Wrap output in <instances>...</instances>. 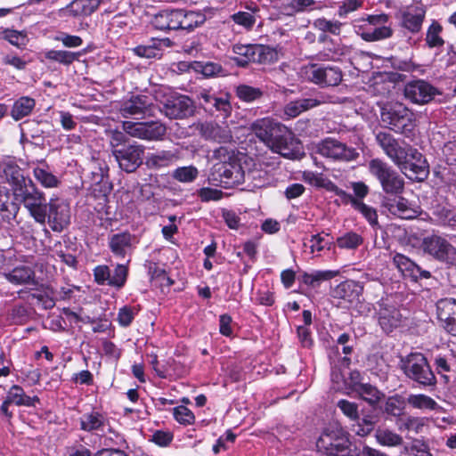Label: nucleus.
I'll return each instance as SVG.
<instances>
[{
  "mask_svg": "<svg viewBox=\"0 0 456 456\" xmlns=\"http://www.w3.org/2000/svg\"><path fill=\"white\" fill-rule=\"evenodd\" d=\"M424 18L425 11L422 8L408 10L403 14V26L413 33L419 32Z\"/></svg>",
  "mask_w": 456,
  "mask_h": 456,
  "instance_id": "obj_30",
  "label": "nucleus"
},
{
  "mask_svg": "<svg viewBox=\"0 0 456 456\" xmlns=\"http://www.w3.org/2000/svg\"><path fill=\"white\" fill-rule=\"evenodd\" d=\"M94 280L98 284L110 285V270L107 265H98L94 270Z\"/></svg>",
  "mask_w": 456,
  "mask_h": 456,
  "instance_id": "obj_63",
  "label": "nucleus"
},
{
  "mask_svg": "<svg viewBox=\"0 0 456 456\" xmlns=\"http://www.w3.org/2000/svg\"><path fill=\"white\" fill-rule=\"evenodd\" d=\"M199 99L202 100L205 108L213 106L216 110L228 113L231 110V105L228 100L224 98H218L212 94L209 91L203 90L199 94Z\"/></svg>",
  "mask_w": 456,
  "mask_h": 456,
  "instance_id": "obj_36",
  "label": "nucleus"
},
{
  "mask_svg": "<svg viewBox=\"0 0 456 456\" xmlns=\"http://www.w3.org/2000/svg\"><path fill=\"white\" fill-rule=\"evenodd\" d=\"M355 393L370 405L378 403L384 395L376 387L369 383H363Z\"/></svg>",
  "mask_w": 456,
  "mask_h": 456,
  "instance_id": "obj_42",
  "label": "nucleus"
},
{
  "mask_svg": "<svg viewBox=\"0 0 456 456\" xmlns=\"http://www.w3.org/2000/svg\"><path fill=\"white\" fill-rule=\"evenodd\" d=\"M122 129L132 137L147 141L161 140L167 133L166 126L158 120L144 122L123 121Z\"/></svg>",
  "mask_w": 456,
  "mask_h": 456,
  "instance_id": "obj_10",
  "label": "nucleus"
},
{
  "mask_svg": "<svg viewBox=\"0 0 456 456\" xmlns=\"http://www.w3.org/2000/svg\"><path fill=\"white\" fill-rule=\"evenodd\" d=\"M407 403L415 409L434 411L438 408L437 403L428 395L419 394L410 395Z\"/></svg>",
  "mask_w": 456,
  "mask_h": 456,
  "instance_id": "obj_41",
  "label": "nucleus"
},
{
  "mask_svg": "<svg viewBox=\"0 0 456 456\" xmlns=\"http://www.w3.org/2000/svg\"><path fill=\"white\" fill-rule=\"evenodd\" d=\"M174 419L183 426H189L194 423L195 415L186 406L179 405L172 410Z\"/></svg>",
  "mask_w": 456,
  "mask_h": 456,
  "instance_id": "obj_46",
  "label": "nucleus"
},
{
  "mask_svg": "<svg viewBox=\"0 0 456 456\" xmlns=\"http://www.w3.org/2000/svg\"><path fill=\"white\" fill-rule=\"evenodd\" d=\"M36 106V101L28 96H22L16 100L11 110L12 118L18 121L28 116Z\"/></svg>",
  "mask_w": 456,
  "mask_h": 456,
  "instance_id": "obj_32",
  "label": "nucleus"
},
{
  "mask_svg": "<svg viewBox=\"0 0 456 456\" xmlns=\"http://www.w3.org/2000/svg\"><path fill=\"white\" fill-rule=\"evenodd\" d=\"M174 154L169 151H160L149 153L145 159V165L151 169H159L169 166Z\"/></svg>",
  "mask_w": 456,
  "mask_h": 456,
  "instance_id": "obj_35",
  "label": "nucleus"
},
{
  "mask_svg": "<svg viewBox=\"0 0 456 456\" xmlns=\"http://www.w3.org/2000/svg\"><path fill=\"white\" fill-rule=\"evenodd\" d=\"M6 398L12 404L17 406L34 407L39 403L38 396H28L25 394L24 389L19 385H12L7 392Z\"/></svg>",
  "mask_w": 456,
  "mask_h": 456,
  "instance_id": "obj_27",
  "label": "nucleus"
},
{
  "mask_svg": "<svg viewBox=\"0 0 456 456\" xmlns=\"http://www.w3.org/2000/svg\"><path fill=\"white\" fill-rule=\"evenodd\" d=\"M394 265L404 275L417 281L419 279H428L431 276L430 273L422 270L418 265L403 254H395L393 257Z\"/></svg>",
  "mask_w": 456,
  "mask_h": 456,
  "instance_id": "obj_23",
  "label": "nucleus"
},
{
  "mask_svg": "<svg viewBox=\"0 0 456 456\" xmlns=\"http://www.w3.org/2000/svg\"><path fill=\"white\" fill-rule=\"evenodd\" d=\"M128 269L125 265H118L114 269L113 273L110 272V286L120 289L124 286Z\"/></svg>",
  "mask_w": 456,
  "mask_h": 456,
  "instance_id": "obj_52",
  "label": "nucleus"
},
{
  "mask_svg": "<svg viewBox=\"0 0 456 456\" xmlns=\"http://www.w3.org/2000/svg\"><path fill=\"white\" fill-rule=\"evenodd\" d=\"M363 291V286L361 282L354 280H346L340 282L332 289V296L335 298L341 299L345 309H350L351 305L360 302V297Z\"/></svg>",
  "mask_w": 456,
  "mask_h": 456,
  "instance_id": "obj_19",
  "label": "nucleus"
},
{
  "mask_svg": "<svg viewBox=\"0 0 456 456\" xmlns=\"http://www.w3.org/2000/svg\"><path fill=\"white\" fill-rule=\"evenodd\" d=\"M328 97L319 94L314 98H303L291 101L284 106L283 112L288 118H294L302 112L328 102Z\"/></svg>",
  "mask_w": 456,
  "mask_h": 456,
  "instance_id": "obj_21",
  "label": "nucleus"
},
{
  "mask_svg": "<svg viewBox=\"0 0 456 456\" xmlns=\"http://www.w3.org/2000/svg\"><path fill=\"white\" fill-rule=\"evenodd\" d=\"M376 141L385 154L406 176L418 181H423L428 177V165L417 149L398 141L387 132L378 133Z\"/></svg>",
  "mask_w": 456,
  "mask_h": 456,
  "instance_id": "obj_1",
  "label": "nucleus"
},
{
  "mask_svg": "<svg viewBox=\"0 0 456 456\" xmlns=\"http://www.w3.org/2000/svg\"><path fill=\"white\" fill-rule=\"evenodd\" d=\"M251 129L259 140L268 146L273 152L281 156L292 159L294 151L290 145L292 143L291 133L282 124L265 118L256 120Z\"/></svg>",
  "mask_w": 456,
  "mask_h": 456,
  "instance_id": "obj_3",
  "label": "nucleus"
},
{
  "mask_svg": "<svg viewBox=\"0 0 456 456\" xmlns=\"http://www.w3.org/2000/svg\"><path fill=\"white\" fill-rule=\"evenodd\" d=\"M308 79L322 86H336L342 81V71L338 67L310 65L306 69Z\"/></svg>",
  "mask_w": 456,
  "mask_h": 456,
  "instance_id": "obj_17",
  "label": "nucleus"
},
{
  "mask_svg": "<svg viewBox=\"0 0 456 456\" xmlns=\"http://www.w3.org/2000/svg\"><path fill=\"white\" fill-rule=\"evenodd\" d=\"M402 315H379L378 322L386 333L392 332L399 326Z\"/></svg>",
  "mask_w": 456,
  "mask_h": 456,
  "instance_id": "obj_56",
  "label": "nucleus"
},
{
  "mask_svg": "<svg viewBox=\"0 0 456 456\" xmlns=\"http://www.w3.org/2000/svg\"><path fill=\"white\" fill-rule=\"evenodd\" d=\"M79 56V53L66 50H49L45 53V58L46 60L58 62L65 66H69L75 61H77Z\"/></svg>",
  "mask_w": 456,
  "mask_h": 456,
  "instance_id": "obj_39",
  "label": "nucleus"
},
{
  "mask_svg": "<svg viewBox=\"0 0 456 456\" xmlns=\"http://www.w3.org/2000/svg\"><path fill=\"white\" fill-rule=\"evenodd\" d=\"M421 248L434 259L447 265L456 266V247L445 237L431 234L425 237L421 242Z\"/></svg>",
  "mask_w": 456,
  "mask_h": 456,
  "instance_id": "obj_7",
  "label": "nucleus"
},
{
  "mask_svg": "<svg viewBox=\"0 0 456 456\" xmlns=\"http://www.w3.org/2000/svg\"><path fill=\"white\" fill-rule=\"evenodd\" d=\"M403 94L412 103L423 105L430 102L436 95L440 94V92L428 82L417 79L404 86Z\"/></svg>",
  "mask_w": 456,
  "mask_h": 456,
  "instance_id": "obj_15",
  "label": "nucleus"
},
{
  "mask_svg": "<svg viewBox=\"0 0 456 456\" xmlns=\"http://www.w3.org/2000/svg\"><path fill=\"white\" fill-rule=\"evenodd\" d=\"M413 116V113L401 102L390 103L381 110V120L397 132H403L411 125Z\"/></svg>",
  "mask_w": 456,
  "mask_h": 456,
  "instance_id": "obj_12",
  "label": "nucleus"
},
{
  "mask_svg": "<svg viewBox=\"0 0 456 456\" xmlns=\"http://www.w3.org/2000/svg\"><path fill=\"white\" fill-rule=\"evenodd\" d=\"M151 102L146 95H134L123 102L119 107V113L123 118L145 117L149 115Z\"/></svg>",
  "mask_w": 456,
  "mask_h": 456,
  "instance_id": "obj_20",
  "label": "nucleus"
},
{
  "mask_svg": "<svg viewBox=\"0 0 456 456\" xmlns=\"http://www.w3.org/2000/svg\"><path fill=\"white\" fill-rule=\"evenodd\" d=\"M205 21V15L196 12L178 10V29H193Z\"/></svg>",
  "mask_w": 456,
  "mask_h": 456,
  "instance_id": "obj_33",
  "label": "nucleus"
},
{
  "mask_svg": "<svg viewBox=\"0 0 456 456\" xmlns=\"http://www.w3.org/2000/svg\"><path fill=\"white\" fill-rule=\"evenodd\" d=\"M338 408L350 419H359L358 405L346 399H341L337 403Z\"/></svg>",
  "mask_w": 456,
  "mask_h": 456,
  "instance_id": "obj_55",
  "label": "nucleus"
},
{
  "mask_svg": "<svg viewBox=\"0 0 456 456\" xmlns=\"http://www.w3.org/2000/svg\"><path fill=\"white\" fill-rule=\"evenodd\" d=\"M303 179L305 182L311 185L326 188L336 193L339 197L347 196V193L336 186L332 182L323 177L322 174L314 173L312 171H305L303 173Z\"/></svg>",
  "mask_w": 456,
  "mask_h": 456,
  "instance_id": "obj_29",
  "label": "nucleus"
},
{
  "mask_svg": "<svg viewBox=\"0 0 456 456\" xmlns=\"http://www.w3.org/2000/svg\"><path fill=\"white\" fill-rule=\"evenodd\" d=\"M370 174L374 176L383 190L389 195H399L404 191V180L401 175L386 161L373 159L368 164Z\"/></svg>",
  "mask_w": 456,
  "mask_h": 456,
  "instance_id": "obj_6",
  "label": "nucleus"
},
{
  "mask_svg": "<svg viewBox=\"0 0 456 456\" xmlns=\"http://www.w3.org/2000/svg\"><path fill=\"white\" fill-rule=\"evenodd\" d=\"M317 152L325 158L340 161H352L359 157L354 148L332 138H326L317 144Z\"/></svg>",
  "mask_w": 456,
  "mask_h": 456,
  "instance_id": "obj_13",
  "label": "nucleus"
},
{
  "mask_svg": "<svg viewBox=\"0 0 456 456\" xmlns=\"http://www.w3.org/2000/svg\"><path fill=\"white\" fill-rule=\"evenodd\" d=\"M442 30V26L436 21H434L430 25L426 36V42L429 47L433 48L444 45V41L440 36Z\"/></svg>",
  "mask_w": 456,
  "mask_h": 456,
  "instance_id": "obj_45",
  "label": "nucleus"
},
{
  "mask_svg": "<svg viewBox=\"0 0 456 456\" xmlns=\"http://www.w3.org/2000/svg\"><path fill=\"white\" fill-rule=\"evenodd\" d=\"M343 200L349 201L352 206L359 211L368 220L371 225L378 224V215L376 210L364 204L362 201L355 199L352 195L347 193V196L340 197Z\"/></svg>",
  "mask_w": 456,
  "mask_h": 456,
  "instance_id": "obj_37",
  "label": "nucleus"
},
{
  "mask_svg": "<svg viewBox=\"0 0 456 456\" xmlns=\"http://www.w3.org/2000/svg\"><path fill=\"white\" fill-rule=\"evenodd\" d=\"M377 442L384 446H397L403 443V437L389 429H379L376 431Z\"/></svg>",
  "mask_w": 456,
  "mask_h": 456,
  "instance_id": "obj_43",
  "label": "nucleus"
},
{
  "mask_svg": "<svg viewBox=\"0 0 456 456\" xmlns=\"http://www.w3.org/2000/svg\"><path fill=\"white\" fill-rule=\"evenodd\" d=\"M3 171L7 181L12 186L13 196L18 192L17 191L19 189H24L28 186V183L29 179H26L23 176L20 168L17 165L13 163H7L4 165Z\"/></svg>",
  "mask_w": 456,
  "mask_h": 456,
  "instance_id": "obj_26",
  "label": "nucleus"
},
{
  "mask_svg": "<svg viewBox=\"0 0 456 456\" xmlns=\"http://www.w3.org/2000/svg\"><path fill=\"white\" fill-rule=\"evenodd\" d=\"M245 173L238 160L224 161L213 166L208 180L224 188L232 187L244 182Z\"/></svg>",
  "mask_w": 456,
  "mask_h": 456,
  "instance_id": "obj_8",
  "label": "nucleus"
},
{
  "mask_svg": "<svg viewBox=\"0 0 456 456\" xmlns=\"http://www.w3.org/2000/svg\"><path fill=\"white\" fill-rule=\"evenodd\" d=\"M33 173L36 179L45 188H54L60 183L58 178L47 170L37 167Z\"/></svg>",
  "mask_w": 456,
  "mask_h": 456,
  "instance_id": "obj_47",
  "label": "nucleus"
},
{
  "mask_svg": "<svg viewBox=\"0 0 456 456\" xmlns=\"http://www.w3.org/2000/svg\"><path fill=\"white\" fill-rule=\"evenodd\" d=\"M234 327L235 324L232 322L231 315H220L219 330L222 335L232 337Z\"/></svg>",
  "mask_w": 456,
  "mask_h": 456,
  "instance_id": "obj_64",
  "label": "nucleus"
},
{
  "mask_svg": "<svg viewBox=\"0 0 456 456\" xmlns=\"http://www.w3.org/2000/svg\"><path fill=\"white\" fill-rule=\"evenodd\" d=\"M237 95L240 100L249 102L260 98L262 92L259 88L241 85L237 87Z\"/></svg>",
  "mask_w": 456,
  "mask_h": 456,
  "instance_id": "obj_53",
  "label": "nucleus"
},
{
  "mask_svg": "<svg viewBox=\"0 0 456 456\" xmlns=\"http://www.w3.org/2000/svg\"><path fill=\"white\" fill-rule=\"evenodd\" d=\"M198 175L199 171L193 166L178 167L173 173L174 179L181 183H191Z\"/></svg>",
  "mask_w": 456,
  "mask_h": 456,
  "instance_id": "obj_48",
  "label": "nucleus"
},
{
  "mask_svg": "<svg viewBox=\"0 0 456 456\" xmlns=\"http://www.w3.org/2000/svg\"><path fill=\"white\" fill-rule=\"evenodd\" d=\"M6 279L14 284H35V273L28 266H17L5 274Z\"/></svg>",
  "mask_w": 456,
  "mask_h": 456,
  "instance_id": "obj_31",
  "label": "nucleus"
},
{
  "mask_svg": "<svg viewBox=\"0 0 456 456\" xmlns=\"http://www.w3.org/2000/svg\"><path fill=\"white\" fill-rule=\"evenodd\" d=\"M134 53L142 58H156L159 55V49L155 45H138L133 49Z\"/></svg>",
  "mask_w": 456,
  "mask_h": 456,
  "instance_id": "obj_61",
  "label": "nucleus"
},
{
  "mask_svg": "<svg viewBox=\"0 0 456 456\" xmlns=\"http://www.w3.org/2000/svg\"><path fill=\"white\" fill-rule=\"evenodd\" d=\"M102 0H74L66 8L65 12L73 17L87 16L94 12Z\"/></svg>",
  "mask_w": 456,
  "mask_h": 456,
  "instance_id": "obj_25",
  "label": "nucleus"
},
{
  "mask_svg": "<svg viewBox=\"0 0 456 456\" xmlns=\"http://www.w3.org/2000/svg\"><path fill=\"white\" fill-rule=\"evenodd\" d=\"M69 207L64 201L51 199L48 201L47 221L53 232H61L69 224Z\"/></svg>",
  "mask_w": 456,
  "mask_h": 456,
  "instance_id": "obj_18",
  "label": "nucleus"
},
{
  "mask_svg": "<svg viewBox=\"0 0 456 456\" xmlns=\"http://www.w3.org/2000/svg\"><path fill=\"white\" fill-rule=\"evenodd\" d=\"M344 382L354 393L363 384L361 382V373L358 370H350L346 377L344 375Z\"/></svg>",
  "mask_w": 456,
  "mask_h": 456,
  "instance_id": "obj_62",
  "label": "nucleus"
},
{
  "mask_svg": "<svg viewBox=\"0 0 456 456\" xmlns=\"http://www.w3.org/2000/svg\"><path fill=\"white\" fill-rule=\"evenodd\" d=\"M314 26L315 28L322 32H330L333 35H339L341 31L342 23L336 20H329L325 18H319L314 20Z\"/></svg>",
  "mask_w": 456,
  "mask_h": 456,
  "instance_id": "obj_51",
  "label": "nucleus"
},
{
  "mask_svg": "<svg viewBox=\"0 0 456 456\" xmlns=\"http://www.w3.org/2000/svg\"><path fill=\"white\" fill-rule=\"evenodd\" d=\"M134 237L129 232L113 234L109 240V247L114 256L125 258L133 249Z\"/></svg>",
  "mask_w": 456,
  "mask_h": 456,
  "instance_id": "obj_24",
  "label": "nucleus"
},
{
  "mask_svg": "<svg viewBox=\"0 0 456 456\" xmlns=\"http://www.w3.org/2000/svg\"><path fill=\"white\" fill-rule=\"evenodd\" d=\"M392 36V29L387 26L374 28L372 31H365L361 34L362 38L367 42H374L388 38Z\"/></svg>",
  "mask_w": 456,
  "mask_h": 456,
  "instance_id": "obj_49",
  "label": "nucleus"
},
{
  "mask_svg": "<svg viewBox=\"0 0 456 456\" xmlns=\"http://www.w3.org/2000/svg\"><path fill=\"white\" fill-rule=\"evenodd\" d=\"M406 403L407 400L402 395H395L386 400L383 411L389 416L400 417L404 413Z\"/></svg>",
  "mask_w": 456,
  "mask_h": 456,
  "instance_id": "obj_38",
  "label": "nucleus"
},
{
  "mask_svg": "<svg viewBox=\"0 0 456 456\" xmlns=\"http://www.w3.org/2000/svg\"><path fill=\"white\" fill-rule=\"evenodd\" d=\"M154 98L159 103V110L170 119H184L195 114L194 102L187 95L160 87L154 92Z\"/></svg>",
  "mask_w": 456,
  "mask_h": 456,
  "instance_id": "obj_4",
  "label": "nucleus"
},
{
  "mask_svg": "<svg viewBox=\"0 0 456 456\" xmlns=\"http://www.w3.org/2000/svg\"><path fill=\"white\" fill-rule=\"evenodd\" d=\"M54 39L61 42L63 46L68 48L79 47L83 44V39L80 37L63 32L56 36Z\"/></svg>",
  "mask_w": 456,
  "mask_h": 456,
  "instance_id": "obj_58",
  "label": "nucleus"
},
{
  "mask_svg": "<svg viewBox=\"0 0 456 456\" xmlns=\"http://www.w3.org/2000/svg\"><path fill=\"white\" fill-rule=\"evenodd\" d=\"M232 20L238 24L251 28L256 22L255 17L249 12H239L232 15Z\"/></svg>",
  "mask_w": 456,
  "mask_h": 456,
  "instance_id": "obj_60",
  "label": "nucleus"
},
{
  "mask_svg": "<svg viewBox=\"0 0 456 456\" xmlns=\"http://www.w3.org/2000/svg\"><path fill=\"white\" fill-rule=\"evenodd\" d=\"M42 323L44 328L55 332L65 330L68 328V323L62 315H44Z\"/></svg>",
  "mask_w": 456,
  "mask_h": 456,
  "instance_id": "obj_50",
  "label": "nucleus"
},
{
  "mask_svg": "<svg viewBox=\"0 0 456 456\" xmlns=\"http://www.w3.org/2000/svg\"><path fill=\"white\" fill-rule=\"evenodd\" d=\"M99 436L104 438V444L109 446L121 445L123 443H125L123 436L111 427L110 420V430H106L104 435H101Z\"/></svg>",
  "mask_w": 456,
  "mask_h": 456,
  "instance_id": "obj_57",
  "label": "nucleus"
},
{
  "mask_svg": "<svg viewBox=\"0 0 456 456\" xmlns=\"http://www.w3.org/2000/svg\"><path fill=\"white\" fill-rule=\"evenodd\" d=\"M110 419L107 412L94 408L79 417V429L99 436L104 435L106 430H110Z\"/></svg>",
  "mask_w": 456,
  "mask_h": 456,
  "instance_id": "obj_16",
  "label": "nucleus"
},
{
  "mask_svg": "<svg viewBox=\"0 0 456 456\" xmlns=\"http://www.w3.org/2000/svg\"><path fill=\"white\" fill-rule=\"evenodd\" d=\"M197 129L202 138L214 141L219 143H225L232 141V134L227 126H221L214 122L199 124Z\"/></svg>",
  "mask_w": 456,
  "mask_h": 456,
  "instance_id": "obj_22",
  "label": "nucleus"
},
{
  "mask_svg": "<svg viewBox=\"0 0 456 456\" xmlns=\"http://www.w3.org/2000/svg\"><path fill=\"white\" fill-rule=\"evenodd\" d=\"M127 141L128 140L124 133L117 130L111 131L110 144L112 155L114 154V151L120 150L121 148L127 146L129 144L127 143Z\"/></svg>",
  "mask_w": 456,
  "mask_h": 456,
  "instance_id": "obj_59",
  "label": "nucleus"
},
{
  "mask_svg": "<svg viewBox=\"0 0 456 456\" xmlns=\"http://www.w3.org/2000/svg\"><path fill=\"white\" fill-rule=\"evenodd\" d=\"M4 38L17 47H23L28 42L27 34L17 30H4Z\"/></svg>",
  "mask_w": 456,
  "mask_h": 456,
  "instance_id": "obj_54",
  "label": "nucleus"
},
{
  "mask_svg": "<svg viewBox=\"0 0 456 456\" xmlns=\"http://www.w3.org/2000/svg\"><path fill=\"white\" fill-rule=\"evenodd\" d=\"M316 447L328 456H388L369 446H352L348 434L338 425L326 428L317 440Z\"/></svg>",
  "mask_w": 456,
  "mask_h": 456,
  "instance_id": "obj_2",
  "label": "nucleus"
},
{
  "mask_svg": "<svg viewBox=\"0 0 456 456\" xmlns=\"http://www.w3.org/2000/svg\"><path fill=\"white\" fill-rule=\"evenodd\" d=\"M389 210L403 219H411L418 215V211L411 208L404 198H398L394 203H391Z\"/></svg>",
  "mask_w": 456,
  "mask_h": 456,
  "instance_id": "obj_40",
  "label": "nucleus"
},
{
  "mask_svg": "<svg viewBox=\"0 0 456 456\" xmlns=\"http://www.w3.org/2000/svg\"><path fill=\"white\" fill-rule=\"evenodd\" d=\"M232 53V61L240 67H246L250 62L265 63L273 56L272 49L263 45L235 44Z\"/></svg>",
  "mask_w": 456,
  "mask_h": 456,
  "instance_id": "obj_9",
  "label": "nucleus"
},
{
  "mask_svg": "<svg viewBox=\"0 0 456 456\" xmlns=\"http://www.w3.org/2000/svg\"><path fill=\"white\" fill-rule=\"evenodd\" d=\"M404 373L416 382L427 386L433 384L435 376L421 354H411L403 363Z\"/></svg>",
  "mask_w": 456,
  "mask_h": 456,
  "instance_id": "obj_11",
  "label": "nucleus"
},
{
  "mask_svg": "<svg viewBox=\"0 0 456 456\" xmlns=\"http://www.w3.org/2000/svg\"><path fill=\"white\" fill-rule=\"evenodd\" d=\"M336 242L340 248L355 249L362 244L363 239L358 233L349 232L338 237Z\"/></svg>",
  "mask_w": 456,
  "mask_h": 456,
  "instance_id": "obj_44",
  "label": "nucleus"
},
{
  "mask_svg": "<svg viewBox=\"0 0 456 456\" xmlns=\"http://www.w3.org/2000/svg\"><path fill=\"white\" fill-rule=\"evenodd\" d=\"M338 272L337 271H314L312 273L304 272L298 278V280L312 288H316L321 282L329 281L334 278Z\"/></svg>",
  "mask_w": 456,
  "mask_h": 456,
  "instance_id": "obj_34",
  "label": "nucleus"
},
{
  "mask_svg": "<svg viewBox=\"0 0 456 456\" xmlns=\"http://www.w3.org/2000/svg\"><path fill=\"white\" fill-rule=\"evenodd\" d=\"M145 147L136 142L114 151V158L119 167L126 173L134 172L143 161Z\"/></svg>",
  "mask_w": 456,
  "mask_h": 456,
  "instance_id": "obj_14",
  "label": "nucleus"
},
{
  "mask_svg": "<svg viewBox=\"0 0 456 456\" xmlns=\"http://www.w3.org/2000/svg\"><path fill=\"white\" fill-rule=\"evenodd\" d=\"M28 185L24 189H19L14 199L23 204L37 223L45 224L48 212V201L45 195L37 188L32 180H28Z\"/></svg>",
  "mask_w": 456,
  "mask_h": 456,
  "instance_id": "obj_5",
  "label": "nucleus"
},
{
  "mask_svg": "<svg viewBox=\"0 0 456 456\" xmlns=\"http://www.w3.org/2000/svg\"><path fill=\"white\" fill-rule=\"evenodd\" d=\"M152 25L159 30L178 29V10L159 12L154 16Z\"/></svg>",
  "mask_w": 456,
  "mask_h": 456,
  "instance_id": "obj_28",
  "label": "nucleus"
}]
</instances>
